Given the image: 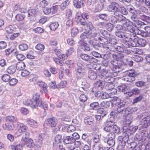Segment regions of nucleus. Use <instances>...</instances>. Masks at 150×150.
I'll use <instances>...</instances> for the list:
<instances>
[{
  "label": "nucleus",
  "instance_id": "1",
  "mask_svg": "<svg viewBox=\"0 0 150 150\" xmlns=\"http://www.w3.org/2000/svg\"><path fill=\"white\" fill-rule=\"evenodd\" d=\"M125 76L123 77V79L126 81L132 82L135 80V77L137 76L139 74L134 70H129L125 72Z\"/></svg>",
  "mask_w": 150,
  "mask_h": 150
},
{
  "label": "nucleus",
  "instance_id": "2",
  "mask_svg": "<svg viewBox=\"0 0 150 150\" xmlns=\"http://www.w3.org/2000/svg\"><path fill=\"white\" fill-rule=\"evenodd\" d=\"M77 67L76 68V74L77 79H81L85 75L86 70L83 64L80 63L77 64Z\"/></svg>",
  "mask_w": 150,
  "mask_h": 150
},
{
  "label": "nucleus",
  "instance_id": "3",
  "mask_svg": "<svg viewBox=\"0 0 150 150\" xmlns=\"http://www.w3.org/2000/svg\"><path fill=\"white\" fill-rule=\"evenodd\" d=\"M119 61L113 60H111L110 62L112 66V67H111V68L112 71L114 72L115 74L114 76H117V73L122 71V69L121 68V65H119Z\"/></svg>",
  "mask_w": 150,
  "mask_h": 150
},
{
  "label": "nucleus",
  "instance_id": "4",
  "mask_svg": "<svg viewBox=\"0 0 150 150\" xmlns=\"http://www.w3.org/2000/svg\"><path fill=\"white\" fill-rule=\"evenodd\" d=\"M15 126L18 128L17 131L15 133L17 136H20L23 132H26L28 129V127L26 125L19 122L16 123Z\"/></svg>",
  "mask_w": 150,
  "mask_h": 150
},
{
  "label": "nucleus",
  "instance_id": "5",
  "mask_svg": "<svg viewBox=\"0 0 150 150\" xmlns=\"http://www.w3.org/2000/svg\"><path fill=\"white\" fill-rule=\"evenodd\" d=\"M145 135H143L144 134L143 132L142 133L136 134L134 137V140L137 142H144V143L146 142L145 141L146 140L147 141L148 140H149L148 137H147L148 135V133L147 132L146 133H144Z\"/></svg>",
  "mask_w": 150,
  "mask_h": 150
},
{
  "label": "nucleus",
  "instance_id": "6",
  "mask_svg": "<svg viewBox=\"0 0 150 150\" xmlns=\"http://www.w3.org/2000/svg\"><path fill=\"white\" fill-rule=\"evenodd\" d=\"M119 5L117 3L115 2H112L108 6L107 9L109 11L113 13L114 15L115 13H116L119 11Z\"/></svg>",
  "mask_w": 150,
  "mask_h": 150
},
{
  "label": "nucleus",
  "instance_id": "7",
  "mask_svg": "<svg viewBox=\"0 0 150 150\" xmlns=\"http://www.w3.org/2000/svg\"><path fill=\"white\" fill-rule=\"evenodd\" d=\"M80 57L83 60L90 63H95L98 62L97 59L87 54H82L81 55Z\"/></svg>",
  "mask_w": 150,
  "mask_h": 150
},
{
  "label": "nucleus",
  "instance_id": "8",
  "mask_svg": "<svg viewBox=\"0 0 150 150\" xmlns=\"http://www.w3.org/2000/svg\"><path fill=\"white\" fill-rule=\"evenodd\" d=\"M32 99L33 100L34 105H32V106L33 108H37L41 103L42 100H41L40 94L37 93H34L33 95Z\"/></svg>",
  "mask_w": 150,
  "mask_h": 150
},
{
  "label": "nucleus",
  "instance_id": "9",
  "mask_svg": "<svg viewBox=\"0 0 150 150\" xmlns=\"http://www.w3.org/2000/svg\"><path fill=\"white\" fill-rule=\"evenodd\" d=\"M127 137L126 136L125 137V138H123L122 136H119L118 137V150H123L124 147L125 145L126 141H127Z\"/></svg>",
  "mask_w": 150,
  "mask_h": 150
},
{
  "label": "nucleus",
  "instance_id": "10",
  "mask_svg": "<svg viewBox=\"0 0 150 150\" xmlns=\"http://www.w3.org/2000/svg\"><path fill=\"white\" fill-rule=\"evenodd\" d=\"M21 142L24 144H25L28 147H33L34 145L33 141L31 139H28L27 137H22L21 139Z\"/></svg>",
  "mask_w": 150,
  "mask_h": 150
},
{
  "label": "nucleus",
  "instance_id": "11",
  "mask_svg": "<svg viewBox=\"0 0 150 150\" xmlns=\"http://www.w3.org/2000/svg\"><path fill=\"white\" fill-rule=\"evenodd\" d=\"M45 123L48 126L51 127H55L57 125V120L54 117L46 119Z\"/></svg>",
  "mask_w": 150,
  "mask_h": 150
},
{
  "label": "nucleus",
  "instance_id": "12",
  "mask_svg": "<svg viewBox=\"0 0 150 150\" xmlns=\"http://www.w3.org/2000/svg\"><path fill=\"white\" fill-rule=\"evenodd\" d=\"M116 42L117 40L116 39L113 38H110L108 41V42L107 43L108 45H107L106 43H105V45L103 47L107 48L109 50H110L111 51H114V50H111L112 48L111 47L112 45H115L116 44Z\"/></svg>",
  "mask_w": 150,
  "mask_h": 150
},
{
  "label": "nucleus",
  "instance_id": "13",
  "mask_svg": "<svg viewBox=\"0 0 150 150\" xmlns=\"http://www.w3.org/2000/svg\"><path fill=\"white\" fill-rule=\"evenodd\" d=\"M93 38H94L96 41H101L103 42L102 44H105V41H107V40L105 38L101 36L99 33H93Z\"/></svg>",
  "mask_w": 150,
  "mask_h": 150
},
{
  "label": "nucleus",
  "instance_id": "14",
  "mask_svg": "<svg viewBox=\"0 0 150 150\" xmlns=\"http://www.w3.org/2000/svg\"><path fill=\"white\" fill-rule=\"evenodd\" d=\"M84 123L86 125H93L95 122L94 118L91 116L85 117L84 119Z\"/></svg>",
  "mask_w": 150,
  "mask_h": 150
},
{
  "label": "nucleus",
  "instance_id": "15",
  "mask_svg": "<svg viewBox=\"0 0 150 150\" xmlns=\"http://www.w3.org/2000/svg\"><path fill=\"white\" fill-rule=\"evenodd\" d=\"M93 33L89 31L84 32L80 35V38L82 39H90L93 38Z\"/></svg>",
  "mask_w": 150,
  "mask_h": 150
},
{
  "label": "nucleus",
  "instance_id": "16",
  "mask_svg": "<svg viewBox=\"0 0 150 150\" xmlns=\"http://www.w3.org/2000/svg\"><path fill=\"white\" fill-rule=\"evenodd\" d=\"M125 103H122L117 106V112L118 113L122 114L123 112L127 113V108L125 107Z\"/></svg>",
  "mask_w": 150,
  "mask_h": 150
},
{
  "label": "nucleus",
  "instance_id": "17",
  "mask_svg": "<svg viewBox=\"0 0 150 150\" xmlns=\"http://www.w3.org/2000/svg\"><path fill=\"white\" fill-rule=\"evenodd\" d=\"M111 103L113 106H117L123 103L121 102L120 98L115 96L112 98Z\"/></svg>",
  "mask_w": 150,
  "mask_h": 150
},
{
  "label": "nucleus",
  "instance_id": "18",
  "mask_svg": "<svg viewBox=\"0 0 150 150\" xmlns=\"http://www.w3.org/2000/svg\"><path fill=\"white\" fill-rule=\"evenodd\" d=\"M140 123L142 125H143L144 127H147L150 125V117L147 116L143 118L141 121Z\"/></svg>",
  "mask_w": 150,
  "mask_h": 150
},
{
  "label": "nucleus",
  "instance_id": "19",
  "mask_svg": "<svg viewBox=\"0 0 150 150\" xmlns=\"http://www.w3.org/2000/svg\"><path fill=\"white\" fill-rule=\"evenodd\" d=\"M126 35L127 37H125V40L130 41L136 38H138V37L134 33H126Z\"/></svg>",
  "mask_w": 150,
  "mask_h": 150
},
{
  "label": "nucleus",
  "instance_id": "20",
  "mask_svg": "<svg viewBox=\"0 0 150 150\" xmlns=\"http://www.w3.org/2000/svg\"><path fill=\"white\" fill-rule=\"evenodd\" d=\"M114 74H112L111 73H110L109 75H108L104 77L103 78V80L104 82H106L107 83H112L114 81V78L112 77V75Z\"/></svg>",
  "mask_w": 150,
  "mask_h": 150
},
{
  "label": "nucleus",
  "instance_id": "21",
  "mask_svg": "<svg viewBox=\"0 0 150 150\" xmlns=\"http://www.w3.org/2000/svg\"><path fill=\"white\" fill-rule=\"evenodd\" d=\"M73 3L74 6L77 8L82 7L84 4L83 0H73Z\"/></svg>",
  "mask_w": 150,
  "mask_h": 150
},
{
  "label": "nucleus",
  "instance_id": "22",
  "mask_svg": "<svg viewBox=\"0 0 150 150\" xmlns=\"http://www.w3.org/2000/svg\"><path fill=\"white\" fill-rule=\"evenodd\" d=\"M37 83L41 87L42 90L43 92L45 93H46L47 92V84L41 81H39L37 82Z\"/></svg>",
  "mask_w": 150,
  "mask_h": 150
},
{
  "label": "nucleus",
  "instance_id": "23",
  "mask_svg": "<svg viewBox=\"0 0 150 150\" xmlns=\"http://www.w3.org/2000/svg\"><path fill=\"white\" fill-rule=\"evenodd\" d=\"M63 142L66 144H71L74 143L75 140L72 137L67 136L64 138Z\"/></svg>",
  "mask_w": 150,
  "mask_h": 150
},
{
  "label": "nucleus",
  "instance_id": "24",
  "mask_svg": "<svg viewBox=\"0 0 150 150\" xmlns=\"http://www.w3.org/2000/svg\"><path fill=\"white\" fill-rule=\"evenodd\" d=\"M3 128L8 130H12L14 129V125L13 124L5 123L2 125Z\"/></svg>",
  "mask_w": 150,
  "mask_h": 150
},
{
  "label": "nucleus",
  "instance_id": "25",
  "mask_svg": "<svg viewBox=\"0 0 150 150\" xmlns=\"http://www.w3.org/2000/svg\"><path fill=\"white\" fill-rule=\"evenodd\" d=\"M6 120L9 122L15 123L17 122V118L15 116L10 115L6 117Z\"/></svg>",
  "mask_w": 150,
  "mask_h": 150
},
{
  "label": "nucleus",
  "instance_id": "26",
  "mask_svg": "<svg viewBox=\"0 0 150 150\" xmlns=\"http://www.w3.org/2000/svg\"><path fill=\"white\" fill-rule=\"evenodd\" d=\"M88 77L91 80H95L96 78L97 75L95 71L92 70H90L88 73Z\"/></svg>",
  "mask_w": 150,
  "mask_h": 150
},
{
  "label": "nucleus",
  "instance_id": "27",
  "mask_svg": "<svg viewBox=\"0 0 150 150\" xmlns=\"http://www.w3.org/2000/svg\"><path fill=\"white\" fill-rule=\"evenodd\" d=\"M26 122L31 127H35L38 125L37 122L32 119L27 118L26 119Z\"/></svg>",
  "mask_w": 150,
  "mask_h": 150
},
{
  "label": "nucleus",
  "instance_id": "28",
  "mask_svg": "<svg viewBox=\"0 0 150 150\" xmlns=\"http://www.w3.org/2000/svg\"><path fill=\"white\" fill-rule=\"evenodd\" d=\"M16 66L14 65H11L7 68L6 71L8 74H13L16 72Z\"/></svg>",
  "mask_w": 150,
  "mask_h": 150
},
{
  "label": "nucleus",
  "instance_id": "29",
  "mask_svg": "<svg viewBox=\"0 0 150 150\" xmlns=\"http://www.w3.org/2000/svg\"><path fill=\"white\" fill-rule=\"evenodd\" d=\"M88 42L89 43L95 50H98L101 46L100 44H99L95 42H93L91 40H89Z\"/></svg>",
  "mask_w": 150,
  "mask_h": 150
},
{
  "label": "nucleus",
  "instance_id": "30",
  "mask_svg": "<svg viewBox=\"0 0 150 150\" xmlns=\"http://www.w3.org/2000/svg\"><path fill=\"white\" fill-rule=\"evenodd\" d=\"M93 3L95 4L97 3H98V4L96 6V10H97L96 11V12H99L103 9L104 7V4H100L98 2V1H96V0H94Z\"/></svg>",
  "mask_w": 150,
  "mask_h": 150
},
{
  "label": "nucleus",
  "instance_id": "31",
  "mask_svg": "<svg viewBox=\"0 0 150 150\" xmlns=\"http://www.w3.org/2000/svg\"><path fill=\"white\" fill-rule=\"evenodd\" d=\"M70 2L69 0H66L62 2L61 5H58L60 9L62 11L65 9L69 5Z\"/></svg>",
  "mask_w": 150,
  "mask_h": 150
},
{
  "label": "nucleus",
  "instance_id": "32",
  "mask_svg": "<svg viewBox=\"0 0 150 150\" xmlns=\"http://www.w3.org/2000/svg\"><path fill=\"white\" fill-rule=\"evenodd\" d=\"M25 64L23 62H18L16 65V67L18 70H22L24 69L25 67Z\"/></svg>",
  "mask_w": 150,
  "mask_h": 150
},
{
  "label": "nucleus",
  "instance_id": "33",
  "mask_svg": "<svg viewBox=\"0 0 150 150\" xmlns=\"http://www.w3.org/2000/svg\"><path fill=\"white\" fill-rule=\"evenodd\" d=\"M133 121V117L128 115L125 119L124 124L126 126H129Z\"/></svg>",
  "mask_w": 150,
  "mask_h": 150
},
{
  "label": "nucleus",
  "instance_id": "34",
  "mask_svg": "<svg viewBox=\"0 0 150 150\" xmlns=\"http://www.w3.org/2000/svg\"><path fill=\"white\" fill-rule=\"evenodd\" d=\"M99 19L106 21L109 20V18L108 14L106 13H100L97 16Z\"/></svg>",
  "mask_w": 150,
  "mask_h": 150
},
{
  "label": "nucleus",
  "instance_id": "35",
  "mask_svg": "<svg viewBox=\"0 0 150 150\" xmlns=\"http://www.w3.org/2000/svg\"><path fill=\"white\" fill-rule=\"evenodd\" d=\"M81 85L82 86H84L82 87L81 88H79V91L80 92H82L81 91V89H83L85 91H86L87 90V82L86 80H85L83 79L81 81ZM83 93H85L84 92H83Z\"/></svg>",
  "mask_w": 150,
  "mask_h": 150
},
{
  "label": "nucleus",
  "instance_id": "36",
  "mask_svg": "<svg viewBox=\"0 0 150 150\" xmlns=\"http://www.w3.org/2000/svg\"><path fill=\"white\" fill-rule=\"evenodd\" d=\"M101 73V74L99 75V77L100 79L102 80L104 77H105V76H106L108 75H109L110 73V72H108L107 70L104 69L102 70Z\"/></svg>",
  "mask_w": 150,
  "mask_h": 150
},
{
  "label": "nucleus",
  "instance_id": "37",
  "mask_svg": "<svg viewBox=\"0 0 150 150\" xmlns=\"http://www.w3.org/2000/svg\"><path fill=\"white\" fill-rule=\"evenodd\" d=\"M114 15L117 17V21L118 22H124L126 18L123 15L121 14H117L115 13Z\"/></svg>",
  "mask_w": 150,
  "mask_h": 150
},
{
  "label": "nucleus",
  "instance_id": "38",
  "mask_svg": "<svg viewBox=\"0 0 150 150\" xmlns=\"http://www.w3.org/2000/svg\"><path fill=\"white\" fill-rule=\"evenodd\" d=\"M126 33L118 31L115 32V35L118 37L123 38L125 40V37H127V35H125Z\"/></svg>",
  "mask_w": 150,
  "mask_h": 150
},
{
  "label": "nucleus",
  "instance_id": "39",
  "mask_svg": "<svg viewBox=\"0 0 150 150\" xmlns=\"http://www.w3.org/2000/svg\"><path fill=\"white\" fill-rule=\"evenodd\" d=\"M127 86L125 84H122L118 86L117 87V90L119 92H124L125 93V91L127 88Z\"/></svg>",
  "mask_w": 150,
  "mask_h": 150
},
{
  "label": "nucleus",
  "instance_id": "40",
  "mask_svg": "<svg viewBox=\"0 0 150 150\" xmlns=\"http://www.w3.org/2000/svg\"><path fill=\"white\" fill-rule=\"evenodd\" d=\"M137 108L136 107H134L132 108H127V114L133 113L137 111Z\"/></svg>",
  "mask_w": 150,
  "mask_h": 150
},
{
  "label": "nucleus",
  "instance_id": "41",
  "mask_svg": "<svg viewBox=\"0 0 150 150\" xmlns=\"http://www.w3.org/2000/svg\"><path fill=\"white\" fill-rule=\"evenodd\" d=\"M104 141L105 142H107L109 145L110 146H113L115 144V141L114 139H104Z\"/></svg>",
  "mask_w": 150,
  "mask_h": 150
},
{
  "label": "nucleus",
  "instance_id": "42",
  "mask_svg": "<svg viewBox=\"0 0 150 150\" xmlns=\"http://www.w3.org/2000/svg\"><path fill=\"white\" fill-rule=\"evenodd\" d=\"M38 10L35 9L29 10L28 11V16L29 17L31 16H35Z\"/></svg>",
  "mask_w": 150,
  "mask_h": 150
},
{
  "label": "nucleus",
  "instance_id": "43",
  "mask_svg": "<svg viewBox=\"0 0 150 150\" xmlns=\"http://www.w3.org/2000/svg\"><path fill=\"white\" fill-rule=\"evenodd\" d=\"M131 19L132 21H133L134 22H135L138 25L140 24V22H139L138 20H137V19H139L138 15H137V14H136V13H134V14H133V15H132L131 16Z\"/></svg>",
  "mask_w": 150,
  "mask_h": 150
},
{
  "label": "nucleus",
  "instance_id": "44",
  "mask_svg": "<svg viewBox=\"0 0 150 150\" xmlns=\"http://www.w3.org/2000/svg\"><path fill=\"white\" fill-rule=\"evenodd\" d=\"M23 104L27 106H30L32 108H33V107L32 105H34L33 104V102L30 99H29L26 100L23 102Z\"/></svg>",
  "mask_w": 150,
  "mask_h": 150
},
{
  "label": "nucleus",
  "instance_id": "45",
  "mask_svg": "<svg viewBox=\"0 0 150 150\" xmlns=\"http://www.w3.org/2000/svg\"><path fill=\"white\" fill-rule=\"evenodd\" d=\"M59 25L57 22H55L51 23L50 25V28L51 30L54 31L58 27Z\"/></svg>",
  "mask_w": 150,
  "mask_h": 150
},
{
  "label": "nucleus",
  "instance_id": "46",
  "mask_svg": "<svg viewBox=\"0 0 150 150\" xmlns=\"http://www.w3.org/2000/svg\"><path fill=\"white\" fill-rule=\"evenodd\" d=\"M138 47H144L146 44V41L145 40L142 39H138Z\"/></svg>",
  "mask_w": 150,
  "mask_h": 150
},
{
  "label": "nucleus",
  "instance_id": "47",
  "mask_svg": "<svg viewBox=\"0 0 150 150\" xmlns=\"http://www.w3.org/2000/svg\"><path fill=\"white\" fill-rule=\"evenodd\" d=\"M129 42L131 47H138V38H136L133 40H130Z\"/></svg>",
  "mask_w": 150,
  "mask_h": 150
},
{
  "label": "nucleus",
  "instance_id": "48",
  "mask_svg": "<svg viewBox=\"0 0 150 150\" xmlns=\"http://www.w3.org/2000/svg\"><path fill=\"white\" fill-rule=\"evenodd\" d=\"M62 136L61 134H58L54 138V142L56 144H59L62 142Z\"/></svg>",
  "mask_w": 150,
  "mask_h": 150
},
{
  "label": "nucleus",
  "instance_id": "49",
  "mask_svg": "<svg viewBox=\"0 0 150 150\" xmlns=\"http://www.w3.org/2000/svg\"><path fill=\"white\" fill-rule=\"evenodd\" d=\"M11 79L10 76L8 74H5L1 76V79L4 82H9Z\"/></svg>",
  "mask_w": 150,
  "mask_h": 150
},
{
  "label": "nucleus",
  "instance_id": "50",
  "mask_svg": "<svg viewBox=\"0 0 150 150\" xmlns=\"http://www.w3.org/2000/svg\"><path fill=\"white\" fill-rule=\"evenodd\" d=\"M139 19H140L143 21L148 22L149 20V17L145 15L142 14L138 15Z\"/></svg>",
  "mask_w": 150,
  "mask_h": 150
},
{
  "label": "nucleus",
  "instance_id": "51",
  "mask_svg": "<svg viewBox=\"0 0 150 150\" xmlns=\"http://www.w3.org/2000/svg\"><path fill=\"white\" fill-rule=\"evenodd\" d=\"M127 10L129 12L132 14L136 13V11L135 10L134 7L132 6L129 5L127 7Z\"/></svg>",
  "mask_w": 150,
  "mask_h": 150
},
{
  "label": "nucleus",
  "instance_id": "52",
  "mask_svg": "<svg viewBox=\"0 0 150 150\" xmlns=\"http://www.w3.org/2000/svg\"><path fill=\"white\" fill-rule=\"evenodd\" d=\"M142 35L145 37H150V28H146L145 31L142 33Z\"/></svg>",
  "mask_w": 150,
  "mask_h": 150
},
{
  "label": "nucleus",
  "instance_id": "53",
  "mask_svg": "<svg viewBox=\"0 0 150 150\" xmlns=\"http://www.w3.org/2000/svg\"><path fill=\"white\" fill-rule=\"evenodd\" d=\"M19 49L22 51H25L28 49V45L25 43H23L20 45L19 46Z\"/></svg>",
  "mask_w": 150,
  "mask_h": 150
},
{
  "label": "nucleus",
  "instance_id": "54",
  "mask_svg": "<svg viewBox=\"0 0 150 150\" xmlns=\"http://www.w3.org/2000/svg\"><path fill=\"white\" fill-rule=\"evenodd\" d=\"M87 96L83 94H81L79 97L80 100L83 103L86 101L87 99Z\"/></svg>",
  "mask_w": 150,
  "mask_h": 150
},
{
  "label": "nucleus",
  "instance_id": "55",
  "mask_svg": "<svg viewBox=\"0 0 150 150\" xmlns=\"http://www.w3.org/2000/svg\"><path fill=\"white\" fill-rule=\"evenodd\" d=\"M16 19L18 21H23L25 18V16L22 14H18L15 16Z\"/></svg>",
  "mask_w": 150,
  "mask_h": 150
},
{
  "label": "nucleus",
  "instance_id": "56",
  "mask_svg": "<svg viewBox=\"0 0 150 150\" xmlns=\"http://www.w3.org/2000/svg\"><path fill=\"white\" fill-rule=\"evenodd\" d=\"M18 82V80L17 79L15 78H12L10 79L8 82L9 84L12 86L15 85Z\"/></svg>",
  "mask_w": 150,
  "mask_h": 150
},
{
  "label": "nucleus",
  "instance_id": "57",
  "mask_svg": "<svg viewBox=\"0 0 150 150\" xmlns=\"http://www.w3.org/2000/svg\"><path fill=\"white\" fill-rule=\"evenodd\" d=\"M112 130L114 133L118 134L120 132V128L116 125H114L112 127Z\"/></svg>",
  "mask_w": 150,
  "mask_h": 150
},
{
  "label": "nucleus",
  "instance_id": "58",
  "mask_svg": "<svg viewBox=\"0 0 150 150\" xmlns=\"http://www.w3.org/2000/svg\"><path fill=\"white\" fill-rule=\"evenodd\" d=\"M100 105L101 107H104L107 108L109 107L110 106V103L108 101H103L100 103Z\"/></svg>",
  "mask_w": 150,
  "mask_h": 150
},
{
  "label": "nucleus",
  "instance_id": "59",
  "mask_svg": "<svg viewBox=\"0 0 150 150\" xmlns=\"http://www.w3.org/2000/svg\"><path fill=\"white\" fill-rule=\"evenodd\" d=\"M90 106L92 109H95L99 108V104L98 102H94L91 103Z\"/></svg>",
  "mask_w": 150,
  "mask_h": 150
},
{
  "label": "nucleus",
  "instance_id": "60",
  "mask_svg": "<svg viewBox=\"0 0 150 150\" xmlns=\"http://www.w3.org/2000/svg\"><path fill=\"white\" fill-rule=\"evenodd\" d=\"M119 11L122 14L126 15L128 14V11L123 6H121L119 8Z\"/></svg>",
  "mask_w": 150,
  "mask_h": 150
},
{
  "label": "nucleus",
  "instance_id": "61",
  "mask_svg": "<svg viewBox=\"0 0 150 150\" xmlns=\"http://www.w3.org/2000/svg\"><path fill=\"white\" fill-rule=\"evenodd\" d=\"M113 87L114 85L112 82L107 83L105 86V88L108 90L113 89Z\"/></svg>",
  "mask_w": 150,
  "mask_h": 150
},
{
  "label": "nucleus",
  "instance_id": "62",
  "mask_svg": "<svg viewBox=\"0 0 150 150\" xmlns=\"http://www.w3.org/2000/svg\"><path fill=\"white\" fill-rule=\"evenodd\" d=\"M61 59L59 57L56 58L54 59V62L57 64L62 66L63 65L64 63L61 60Z\"/></svg>",
  "mask_w": 150,
  "mask_h": 150
},
{
  "label": "nucleus",
  "instance_id": "63",
  "mask_svg": "<svg viewBox=\"0 0 150 150\" xmlns=\"http://www.w3.org/2000/svg\"><path fill=\"white\" fill-rule=\"evenodd\" d=\"M115 137V135L114 132H111L108 134L106 137L105 139H114Z\"/></svg>",
  "mask_w": 150,
  "mask_h": 150
},
{
  "label": "nucleus",
  "instance_id": "64",
  "mask_svg": "<svg viewBox=\"0 0 150 150\" xmlns=\"http://www.w3.org/2000/svg\"><path fill=\"white\" fill-rule=\"evenodd\" d=\"M79 30L77 28H73L71 31V34L72 37H74L78 33Z\"/></svg>",
  "mask_w": 150,
  "mask_h": 150
}]
</instances>
